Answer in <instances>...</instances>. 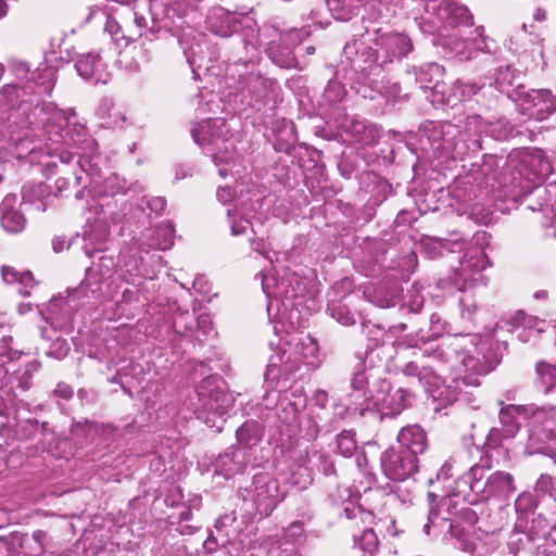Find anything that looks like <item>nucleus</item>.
<instances>
[{"mask_svg":"<svg viewBox=\"0 0 556 556\" xmlns=\"http://www.w3.org/2000/svg\"><path fill=\"white\" fill-rule=\"evenodd\" d=\"M228 132L226 119L222 117L205 119L191 131L193 140L200 146L215 144L218 140H226Z\"/></svg>","mask_w":556,"mask_h":556,"instance_id":"nucleus-1","label":"nucleus"},{"mask_svg":"<svg viewBox=\"0 0 556 556\" xmlns=\"http://www.w3.org/2000/svg\"><path fill=\"white\" fill-rule=\"evenodd\" d=\"M532 435L541 442L556 440L555 408L541 409L533 415Z\"/></svg>","mask_w":556,"mask_h":556,"instance_id":"nucleus-2","label":"nucleus"},{"mask_svg":"<svg viewBox=\"0 0 556 556\" xmlns=\"http://www.w3.org/2000/svg\"><path fill=\"white\" fill-rule=\"evenodd\" d=\"M397 441L414 455L422 454L428 444L426 432L418 425L402 428L397 434Z\"/></svg>","mask_w":556,"mask_h":556,"instance_id":"nucleus-3","label":"nucleus"},{"mask_svg":"<svg viewBox=\"0 0 556 556\" xmlns=\"http://www.w3.org/2000/svg\"><path fill=\"white\" fill-rule=\"evenodd\" d=\"M437 15L451 26L467 24L469 20L468 9L455 0H442L438 7Z\"/></svg>","mask_w":556,"mask_h":556,"instance_id":"nucleus-4","label":"nucleus"},{"mask_svg":"<svg viewBox=\"0 0 556 556\" xmlns=\"http://www.w3.org/2000/svg\"><path fill=\"white\" fill-rule=\"evenodd\" d=\"M2 278L7 283H18V293L23 296H29L33 288L36 286L33 274L28 270L18 271L12 266H2Z\"/></svg>","mask_w":556,"mask_h":556,"instance_id":"nucleus-5","label":"nucleus"},{"mask_svg":"<svg viewBox=\"0 0 556 556\" xmlns=\"http://www.w3.org/2000/svg\"><path fill=\"white\" fill-rule=\"evenodd\" d=\"M355 544L364 552L372 553L378 549V535L371 527L361 529L355 525L352 529Z\"/></svg>","mask_w":556,"mask_h":556,"instance_id":"nucleus-6","label":"nucleus"},{"mask_svg":"<svg viewBox=\"0 0 556 556\" xmlns=\"http://www.w3.org/2000/svg\"><path fill=\"white\" fill-rule=\"evenodd\" d=\"M5 203L2 205L1 225L5 231L17 233L25 227L24 216L14 208H7Z\"/></svg>","mask_w":556,"mask_h":556,"instance_id":"nucleus-7","label":"nucleus"},{"mask_svg":"<svg viewBox=\"0 0 556 556\" xmlns=\"http://www.w3.org/2000/svg\"><path fill=\"white\" fill-rule=\"evenodd\" d=\"M99 62V55L93 53L81 54L76 61L75 68L84 79L93 77Z\"/></svg>","mask_w":556,"mask_h":556,"instance_id":"nucleus-8","label":"nucleus"},{"mask_svg":"<svg viewBox=\"0 0 556 556\" xmlns=\"http://www.w3.org/2000/svg\"><path fill=\"white\" fill-rule=\"evenodd\" d=\"M535 372L540 377L541 382L546 386V392L556 387V365L540 361L535 365Z\"/></svg>","mask_w":556,"mask_h":556,"instance_id":"nucleus-9","label":"nucleus"},{"mask_svg":"<svg viewBox=\"0 0 556 556\" xmlns=\"http://www.w3.org/2000/svg\"><path fill=\"white\" fill-rule=\"evenodd\" d=\"M355 433L350 430H343L337 435L338 448L344 456H352L356 450Z\"/></svg>","mask_w":556,"mask_h":556,"instance_id":"nucleus-10","label":"nucleus"},{"mask_svg":"<svg viewBox=\"0 0 556 556\" xmlns=\"http://www.w3.org/2000/svg\"><path fill=\"white\" fill-rule=\"evenodd\" d=\"M492 480L501 484L506 492L515 491L514 478L508 472L497 471L492 476Z\"/></svg>","mask_w":556,"mask_h":556,"instance_id":"nucleus-11","label":"nucleus"},{"mask_svg":"<svg viewBox=\"0 0 556 556\" xmlns=\"http://www.w3.org/2000/svg\"><path fill=\"white\" fill-rule=\"evenodd\" d=\"M548 527H549V525H548L547 519L545 517H543L542 515H538L536 517H534L531 520L529 531L533 536L539 538L541 535H544V530Z\"/></svg>","mask_w":556,"mask_h":556,"instance_id":"nucleus-12","label":"nucleus"},{"mask_svg":"<svg viewBox=\"0 0 556 556\" xmlns=\"http://www.w3.org/2000/svg\"><path fill=\"white\" fill-rule=\"evenodd\" d=\"M534 105H538L539 102L548 103L545 105V111L549 114L553 111V101L552 94L548 90H539L533 97Z\"/></svg>","mask_w":556,"mask_h":556,"instance_id":"nucleus-13","label":"nucleus"},{"mask_svg":"<svg viewBox=\"0 0 556 556\" xmlns=\"http://www.w3.org/2000/svg\"><path fill=\"white\" fill-rule=\"evenodd\" d=\"M42 73L46 77L49 78L47 81H37L36 84L42 88L43 92H50L54 86L53 75H54V68L50 66H45L42 70Z\"/></svg>","mask_w":556,"mask_h":556,"instance_id":"nucleus-14","label":"nucleus"},{"mask_svg":"<svg viewBox=\"0 0 556 556\" xmlns=\"http://www.w3.org/2000/svg\"><path fill=\"white\" fill-rule=\"evenodd\" d=\"M134 23L136 25V29H134L129 36L131 40H135L136 37H141L143 35V29L147 26V20L143 16L134 13Z\"/></svg>","mask_w":556,"mask_h":556,"instance_id":"nucleus-15","label":"nucleus"},{"mask_svg":"<svg viewBox=\"0 0 556 556\" xmlns=\"http://www.w3.org/2000/svg\"><path fill=\"white\" fill-rule=\"evenodd\" d=\"M288 531L291 536L302 538L304 533L303 522L302 521H293L289 525Z\"/></svg>","mask_w":556,"mask_h":556,"instance_id":"nucleus-16","label":"nucleus"},{"mask_svg":"<svg viewBox=\"0 0 556 556\" xmlns=\"http://www.w3.org/2000/svg\"><path fill=\"white\" fill-rule=\"evenodd\" d=\"M250 223L245 219L240 220L238 224L233 223L231 225V232L235 236L244 235L249 227Z\"/></svg>","mask_w":556,"mask_h":556,"instance_id":"nucleus-17","label":"nucleus"},{"mask_svg":"<svg viewBox=\"0 0 556 556\" xmlns=\"http://www.w3.org/2000/svg\"><path fill=\"white\" fill-rule=\"evenodd\" d=\"M386 45L391 49H393V47H403L406 45V39L400 36L389 37L386 41Z\"/></svg>","mask_w":556,"mask_h":556,"instance_id":"nucleus-18","label":"nucleus"},{"mask_svg":"<svg viewBox=\"0 0 556 556\" xmlns=\"http://www.w3.org/2000/svg\"><path fill=\"white\" fill-rule=\"evenodd\" d=\"M532 16L535 21L542 22L546 18V11L542 8L534 9Z\"/></svg>","mask_w":556,"mask_h":556,"instance_id":"nucleus-19","label":"nucleus"},{"mask_svg":"<svg viewBox=\"0 0 556 556\" xmlns=\"http://www.w3.org/2000/svg\"><path fill=\"white\" fill-rule=\"evenodd\" d=\"M47 536V532L43 531V530H36L34 533H33V539L34 541H36L37 543L39 544H42L45 539Z\"/></svg>","mask_w":556,"mask_h":556,"instance_id":"nucleus-20","label":"nucleus"},{"mask_svg":"<svg viewBox=\"0 0 556 556\" xmlns=\"http://www.w3.org/2000/svg\"><path fill=\"white\" fill-rule=\"evenodd\" d=\"M409 475V470H395L393 475V479H404Z\"/></svg>","mask_w":556,"mask_h":556,"instance_id":"nucleus-21","label":"nucleus"},{"mask_svg":"<svg viewBox=\"0 0 556 556\" xmlns=\"http://www.w3.org/2000/svg\"><path fill=\"white\" fill-rule=\"evenodd\" d=\"M8 11V5L4 0H0V17L4 16Z\"/></svg>","mask_w":556,"mask_h":556,"instance_id":"nucleus-22","label":"nucleus"},{"mask_svg":"<svg viewBox=\"0 0 556 556\" xmlns=\"http://www.w3.org/2000/svg\"><path fill=\"white\" fill-rule=\"evenodd\" d=\"M405 54H406V51H405V50H401V51H399V52H396L395 50H392V55H393V56L401 58V56H403V55H405Z\"/></svg>","mask_w":556,"mask_h":556,"instance_id":"nucleus-23","label":"nucleus"},{"mask_svg":"<svg viewBox=\"0 0 556 556\" xmlns=\"http://www.w3.org/2000/svg\"><path fill=\"white\" fill-rule=\"evenodd\" d=\"M428 498H429L430 503H433L435 501V498H437V495L434 493H432V492H429L428 493Z\"/></svg>","mask_w":556,"mask_h":556,"instance_id":"nucleus-24","label":"nucleus"},{"mask_svg":"<svg viewBox=\"0 0 556 556\" xmlns=\"http://www.w3.org/2000/svg\"><path fill=\"white\" fill-rule=\"evenodd\" d=\"M307 54H314L315 53V47L311 46L306 48Z\"/></svg>","mask_w":556,"mask_h":556,"instance_id":"nucleus-25","label":"nucleus"},{"mask_svg":"<svg viewBox=\"0 0 556 556\" xmlns=\"http://www.w3.org/2000/svg\"><path fill=\"white\" fill-rule=\"evenodd\" d=\"M546 556H556V549L548 551V552L546 553Z\"/></svg>","mask_w":556,"mask_h":556,"instance_id":"nucleus-26","label":"nucleus"},{"mask_svg":"<svg viewBox=\"0 0 556 556\" xmlns=\"http://www.w3.org/2000/svg\"><path fill=\"white\" fill-rule=\"evenodd\" d=\"M507 416H508V414L504 413V410H502V412H501V418H502V419H503V418H505V417H507Z\"/></svg>","mask_w":556,"mask_h":556,"instance_id":"nucleus-27","label":"nucleus"},{"mask_svg":"<svg viewBox=\"0 0 556 556\" xmlns=\"http://www.w3.org/2000/svg\"><path fill=\"white\" fill-rule=\"evenodd\" d=\"M359 140H361L362 142L366 143V144H367V143H371L370 141H367V140H366V139H364V138H361Z\"/></svg>","mask_w":556,"mask_h":556,"instance_id":"nucleus-28","label":"nucleus"},{"mask_svg":"<svg viewBox=\"0 0 556 556\" xmlns=\"http://www.w3.org/2000/svg\"><path fill=\"white\" fill-rule=\"evenodd\" d=\"M355 127H362V128H365L364 124H361V123L356 124V125H355Z\"/></svg>","mask_w":556,"mask_h":556,"instance_id":"nucleus-29","label":"nucleus"},{"mask_svg":"<svg viewBox=\"0 0 556 556\" xmlns=\"http://www.w3.org/2000/svg\"><path fill=\"white\" fill-rule=\"evenodd\" d=\"M17 71H24V72H27V70H25L23 66L17 67Z\"/></svg>","mask_w":556,"mask_h":556,"instance_id":"nucleus-30","label":"nucleus"}]
</instances>
